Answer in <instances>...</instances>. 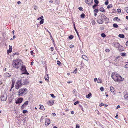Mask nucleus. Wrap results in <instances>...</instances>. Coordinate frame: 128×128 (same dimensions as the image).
<instances>
[{
	"label": "nucleus",
	"instance_id": "nucleus-1",
	"mask_svg": "<svg viewBox=\"0 0 128 128\" xmlns=\"http://www.w3.org/2000/svg\"><path fill=\"white\" fill-rule=\"evenodd\" d=\"M111 76L112 79L116 82L120 83L124 80V78H122L116 73H112Z\"/></svg>",
	"mask_w": 128,
	"mask_h": 128
},
{
	"label": "nucleus",
	"instance_id": "nucleus-2",
	"mask_svg": "<svg viewBox=\"0 0 128 128\" xmlns=\"http://www.w3.org/2000/svg\"><path fill=\"white\" fill-rule=\"evenodd\" d=\"M22 61L20 59L14 60L12 65L13 67L16 69L20 68L22 64Z\"/></svg>",
	"mask_w": 128,
	"mask_h": 128
},
{
	"label": "nucleus",
	"instance_id": "nucleus-3",
	"mask_svg": "<svg viewBox=\"0 0 128 128\" xmlns=\"http://www.w3.org/2000/svg\"><path fill=\"white\" fill-rule=\"evenodd\" d=\"M27 93L28 90L26 88H22L18 91V96H22L26 95Z\"/></svg>",
	"mask_w": 128,
	"mask_h": 128
},
{
	"label": "nucleus",
	"instance_id": "nucleus-4",
	"mask_svg": "<svg viewBox=\"0 0 128 128\" xmlns=\"http://www.w3.org/2000/svg\"><path fill=\"white\" fill-rule=\"evenodd\" d=\"M22 79L17 81L15 85V88L17 89H19L21 86L22 85Z\"/></svg>",
	"mask_w": 128,
	"mask_h": 128
},
{
	"label": "nucleus",
	"instance_id": "nucleus-5",
	"mask_svg": "<svg viewBox=\"0 0 128 128\" xmlns=\"http://www.w3.org/2000/svg\"><path fill=\"white\" fill-rule=\"evenodd\" d=\"M20 68L23 72L22 74H26L28 75L29 74L27 71L25 66L23 65V64L22 65L21 67Z\"/></svg>",
	"mask_w": 128,
	"mask_h": 128
},
{
	"label": "nucleus",
	"instance_id": "nucleus-6",
	"mask_svg": "<svg viewBox=\"0 0 128 128\" xmlns=\"http://www.w3.org/2000/svg\"><path fill=\"white\" fill-rule=\"evenodd\" d=\"M23 98H19L16 100V103L20 105V104L22 102Z\"/></svg>",
	"mask_w": 128,
	"mask_h": 128
},
{
	"label": "nucleus",
	"instance_id": "nucleus-7",
	"mask_svg": "<svg viewBox=\"0 0 128 128\" xmlns=\"http://www.w3.org/2000/svg\"><path fill=\"white\" fill-rule=\"evenodd\" d=\"M101 19L104 20L106 22H108L109 20V19L107 18L106 16L104 14L102 15L101 16Z\"/></svg>",
	"mask_w": 128,
	"mask_h": 128
},
{
	"label": "nucleus",
	"instance_id": "nucleus-8",
	"mask_svg": "<svg viewBox=\"0 0 128 128\" xmlns=\"http://www.w3.org/2000/svg\"><path fill=\"white\" fill-rule=\"evenodd\" d=\"M7 98V95L6 94H4L2 96L1 98L2 100L5 101L6 100Z\"/></svg>",
	"mask_w": 128,
	"mask_h": 128
},
{
	"label": "nucleus",
	"instance_id": "nucleus-9",
	"mask_svg": "<svg viewBox=\"0 0 128 128\" xmlns=\"http://www.w3.org/2000/svg\"><path fill=\"white\" fill-rule=\"evenodd\" d=\"M50 123V120L49 119L46 118L45 119V124L46 126L48 125Z\"/></svg>",
	"mask_w": 128,
	"mask_h": 128
},
{
	"label": "nucleus",
	"instance_id": "nucleus-10",
	"mask_svg": "<svg viewBox=\"0 0 128 128\" xmlns=\"http://www.w3.org/2000/svg\"><path fill=\"white\" fill-rule=\"evenodd\" d=\"M28 104V101H26L22 106L21 108L22 109H24L26 107Z\"/></svg>",
	"mask_w": 128,
	"mask_h": 128
},
{
	"label": "nucleus",
	"instance_id": "nucleus-11",
	"mask_svg": "<svg viewBox=\"0 0 128 128\" xmlns=\"http://www.w3.org/2000/svg\"><path fill=\"white\" fill-rule=\"evenodd\" d=\"M54 101L53 100H51L48 101L47 104L49 105L52 106L54 104Z\"/></svg>",
	"mask_w": 128,
	"mask_h": 128
},
{
	"label": "nucleus",
	"instance_id": "nucleus-12",
	"mask_svg": "<svg viewBox=\"0 0 128 128\" xmlns=\"http://www.w3.org/2000/svg\"><path fill=\"white\" fill-rule=\"evenodd\" d=\"M119 58V57H116L115 58V60L113 62V63L114 64H115L116 65V64H117L119 62V60H118Z\"/></svg>",
	"mask_w": 128,
	"mask_h": 128
},
{
	"label": "nucleus",
	"instance_id": "nucleus-13",
	"mask_svg": "<svg viewBox=\"0 0 128 128\" xmlns=\"http://www.w3.org/2000/svg\"><path fill=\"white\" fill-rule=\"evenodd\" d=\"M22 85H24L25 84H28V83L29 82L28 80H23L22 82Z\"/></svg>",
	"mask_w": 128,
	"mask_h": 128
},
{
	"label": "nucleus",
	"instance_id": "nucleus-14",
	"mask_svg": "<svg viewBox=\"0 0 128 128\" xmlns=\"http://www.w3.org/2000/svg\"><path fill=\"white\" fill-rule=\"evenodd\" d=\"M93 0H86V3L88 4L89 5H90L92 4L93 3Z\"/></svg>",
	"mask_w": 128,
	"mask_h": 128
},
{
	"label": "nucleus",
	"instance_id": "nucleus-15",
	"mask_svg": "<svg viewBox=\"0 0 128 128\" xmlns=\"http://www.w3.org/2000/svg\"><path fill=\"white\" fill-rule=\"evenodd\" d=\"M116 48H118L119 49L121 47H122V46L120 44L118 43H116L114 44Z\"/></svg>",
	"mask_w": 128,
	"mask_h": 128
},
{
	"label": "nucleus",
	"instance_id": "nucleus-16",
	"mask_svg": "<svg viewBox=\"0 0 128 128\" xmlns=\"http://www.w3.org/2000/svg\"><path fill=\"white\" fill-rule=\"evenodd\" d=\"M9 48L8 50V54H9L11 52L12 50V46L10 45L9 46Z\"/></svg>",
	"mask_w": 128,
	"mask_h": 128
},
{
	"label": "nucleus",
	"instance_id": "nucleus-17",
	"mask_svg": "<svg viewBox=\"0 0 128 128\" xmlns=\"http://www.w3.org/2000/svg\"><path fill=\"white\" fill-rule=\"evenodd\" d=\"M11 75L10 73H6L4 75V76L6 77H10L11 76Z\"/></svg>",
	"mask_w": 128,
	"mask_h": 128
},
{
	"label": "nucleus",
	"instance_id": "nucleus-18",
	"mask_svg": "<svg viewBox=\"0 0 128 128\" xmlns=\"http://www.w3.org/2000/svg\"><path fill=\"white\" fill-rule=\"evenodd\" d=\"M98 22L99 24H102L104 22L101 19H98Z\"/></svg>",
	"mask_w": 128,
	"mask_h": 128
},
{
	"label": "nucleus",
	"instance_id": "nucleus-19",
	"mask_svg": "<svg viewBox=\"0 0 128 128\" xmlns=\"http://www.w3.org/2000/svg\"><path fill=\"white\" fill-rule=\"evenodd\" d=\"M46 80L48 82L49 81V78L48 74H46L44 77Z\"/></svg>",
	"mask_w": 128,
	"mask_h": 128
},
{
	"label": "nucleus",
	"instance_id": "nucleus-20",
	"mask_svg": "<svg viewBox=\"0 0 128 128\" xmlns=\"http://www.w3.org/2000/svg\"><path fill=\"white\" fill-rule=\"evenodd\" d=\"M40 109L42 110H45L44 106H43L42 105H40Z\"/></svg>",
	"mask_w": 128,
	"mask_h": 128
},
{
	"label": "nucleus",
	"instance_id": "nucleus-21",
	"mask_svg": "<svg viewBox=\"0 0 128 128\" xmlns=\"http://www.w3.org/2000/svg\"><path fill=\"white\" fill-rule=\"evenodd\" d=\"M124 98L125 100H128V93L124 95Z\"/></svg>",
	"mask_w": 128,
	"mask_h": 128
},
{
	"label": "nucleus",
	"instance_id": "nucleus-22",
	"mask_svg": "<svg viewBox=\"0 0 128 128\" xmlns=\"http://www.w3.org/2000/svg\"><path fill=\"white\" fill-rule=\"evenodd\" d=\"M99 106L100 107H101L102 106H105L106 107H107L108 106V105H107L106 104H105L102 103V104H101Z\"/></svg>",
	"mask_w": 128,
	"mask_h": 128
},
{
	"label": "nucleus",
	"instance_id": "nucleus-23",
	"mask_svg": "<svg viewBox=\"0 0 128 128\" xmlns=\"http://www.w3.org/2000/svg\"><path fill=\"white\" fill-rule=\"evenodd\" d=\"M110 91L112 92H114V88L112 86H110Z\"/></svg>",
	"mask_w": 128,
	"mask_h": 128
},
{
	"label": "nucleus",
	"instance_id": "nucleus-24",
	"mask_svg": "<svg viewBox=\"0 0 128 128\" xmlns=\"http://www.w3.org/2000/svg\"><path fill=\"white\" fill-rule=\"evenodd\" d=\"M74 30H75V31H76V33H77V35H78V36H79V35L78 32L76 28L75 24H74Z\"/></svg>",
	"mask_w": 128,
	"mask_h": 128
},
{
	"label": "nucleus",
	"instance_id": "nucleus-25",
	"mask_svg": "<svg viewBox=\"0 0 128 128\" xmlns=\"http://www.w3.org/2000/svg\"><path fill=\"white\" fill-rule=\"evenodd\" d=\"M113 27L114 28H117L118 27V26L117 24H113Z\"/></svg>",
	"mask_w": 128,
	"mask_h": 128
},
{
	"label": "nucleus",
	"instance_id": "nucleus-26",
	"mask_svg": "<svg viewBox=\"0 0 128 128\" xmlns=\"http://www.w3.org/2000/svg\"><path fill=\"white\" fill-rule=\"evenodd\" d=\"M118 37L121 38H124V34H120L118 35Z\"/></svg>",
	"mask_w": 128,
	"mask_h": 128
},
{
	"label": "nucleus",
	"instance_id": "nucleus-27",
	"mask_svg": "<svg viewBox=\"0 0 128 128\" xmlns=\"http://www.w3.org/2000/svg\"><path fill=\"white\" fill-rule=\"evenodd\" d=\"M97 82L98 83H101L102 82V81L99 78Z\"/></svg>",
	"mask_w": 128,
	"mask_h": 128
},
{
	"label": "nucleus",
	"instance_id": "nucleus-28",
	"mask_svg": "<svg viewBox=\"0 0 128 128\" xmlns=\"http://www.w3.org/2000/svg\"><path fill=\"white\" fill-rule=\"evenodd\" d=\"M102 37L103 38H105L106 36V35L104 33H102L101 34Z\"/></svg>",
	"mask_w": 128,
	"mask_h": 128
},
{
	"label": "nucleus",
	"instance_id": "nucleus-29",
	"mask_svg": "<svg viewBox=\"0 0 128 128\" xmlns=\"http://www.w3.org/2000/svg\"><path fill=\"white\" fill-rule=\"evenodd\" d=\"M92 94L91 93H90L88 94L86 96V98H89L91 96Z\"/></svg>",
	"mask_w": 128,
	"mask_h": 128
},
{
	"label": "nucleus",
	"instance_id": "nucleus-30",
	"mask_svg": "<svg viewBox=\"0 0 128 128\" xmlns=\"http://www.w3.org/2000/svg\"><path fill=\"white\" fill-rule=\"evenodd\" d=\"M100 10L101 12H104L105 11V10L104 8H101L100 9Z\"/></svg>",
	"mask_w": 128,
	"mask_h": 128
},
{
	"label": "nucleus",
	"instance_id": "nucleus-31",
	"mask_svg": "<svg viewBox=\"0 0 128 128\" xmlns=\"http://www.w3.org/2000/svg\"><path fill=\"white\" fill-rule=\"evenodd\" d=\"M112 4H110V5H108L107 6V8L108 9H109L110 8H112Z\"/></svg>",
	"mask_w": 128,
	"mask_h": 128
},
{
	"label": "nucleus",
	"instance_id": "nucleus-32",
	"mask_svg": "<svg viewBox=\"0 0 128 128\" xmlns=\"http://www.w3.org/2000/svg\"><path fill=\"white\" fill-rule=\"evenodd\" d=\"M85 15L84 14H82L80 16L81 18H84Z\"/></svg>",
	"mask_w": 128,
	"mask_h": 128
},
{
	"label": "nucleus",
	"instance_id": "nucleus-33",
	"mask_svg": "<svg viewBox=\"0 0 128 128\" xmlns=\"http://www.w3.org/2000/svg\"><path fill=\"white\" fill-rule=\"evenodd\" d=\"M44 19H42V20L40 22V24H42L44 23Z\"/></svg>",
	"mask_w": 128,
	"mask_h": 128
},
{
	"label": "nucleus",
	"instance_id": "nucleus-34",
	"mask_svg": "<svg viewBox=\"0 0 128 128\" xmlns=\"http://www.w3.org/2000/svg\"><path fill=\"white\" fill-rule=\"evenodd\" d=\"M50 95L51 97L53 98H56V96H54V94H50Z\"/></svg>",
	"mask_w": 128,
	"mask_h": 128
},
{
	"label": "nucleus",
	"instance_id": "nucleus-35",
	"mask_svg": "<svg viewBox=\"0 0 128 128\" xmlns=\"http://www.w3.org/2000/svg\"><path fill=\"white\" fill-rule=\"evenodd\" d=\"M121 56H126V54L124 53H122L121 54Z\"/></svg>",
	"mask_w": 128,
	"mask_h": 128
},
{
	"label": "nucleus",
	"instance_id": "nucleus-36",
	"mask_svg": "<svg viewBox=\"0 0 128 128\" xmlns=\"http://www.w3.org/2000/svg\"><path fill=\"white\" fill-rule=\"evenodd\" d=\"M14 83L13 82L12 83V87L11 89L10 90H11L13 88H14Z\"/></svg>",
	"mask_w": 128,
	"mask_h": 128
},
{
	"label": "nucleus",
	"instance_id": "nucleus-37",
	"mask_svg": "<svg viewBox=\"0 0 128 128\" xmlns=\"http://www.w3.org/2000/svg\"><path fill=\"white\" fill-rule=\"evenodd\" d=\"M73 93L75 94H77V92H76V90H74L73 91Z\"/></svg>",
	"mask_w": 128,
	"mask_h": 128
},
{
	"label": "nucleus",
	"instance_id": "nucleus-38",
	"mask_svg": "<svg viewBox=\"0 0 128 128\" xmlns=\"http://www.w3.org/2000/svg\"><path fill=\"white\" fill-rule=\"evenodd\" d=\"M100 90L102 91L103 92L104 91V89L103 87H101L100 88Z\"/></svg>",
	"mask_w": 128,
	"mask_h": 128
},
{
	"label": "nucleus",
	"instance_id": "nucleus-39",
	"mask_svg": "<svg viewBox=\"0 0 128 128\" xmlns=\"http://www.w3.org/2000/svg\"><path fill=\"white\" fill-rule=\"evenodd\" d=\"M69 39H72L74 38V36H73L71 35L69 36L68 37Z\"/></svg>",
	"mask_w": 128,
	"mask_h": 128
},
{
	"label": "nucleus",
	"instance_id": "nucleus-40",
	"mask_svg": "<svg viewBox=\"0 0 128 128\" xmlns=\"http://www.w3.org/2000/svg\"><path fill=\"white\" fill-rule=\"evenodd\" d=\"M125 68H126V70H128V64L125 65Z\"/></svg>",
	"mask_w": 128,
	"mask_h": 128
},
{
	"label": "nucleus",
	"instance_id": "nucleus-41",
	"mask_svg": "<svg viewBox=\"0 0 128 128\" xmlns=\"http://www.w3.org/2000/svg\"><path fill=\"white\" fill-rule=\"evenodd\" d=\"M105 2V4L106 5H107L108 4V0Z\"/></svg>",
	"mask_w": 128,
	"mask_h": 128
},
{
	"label": "nucleus",
	"instance_id": "nucleus-42",
	"mask_svg": "<svg viewBox=\"0 0 128 128\" xmlns=\"http://www.w3.org/2000/svg\"><path fill=\"white\" fill-rule=\"evenodd\" d=\"M94 1V2L96 4H98V1L97 0H95Z\"/></svg>",
	"mask_w": 128,
	"mask_h": 128
},
{
	"label": "nucleus",
	"instance_id": "nucleus-43",
	"mask_svg": "<svg viewBox=\"0 0 128 128\" xmlns=\"http://www.w3.org/2000/svg\"><path fill=\"white\" fill-rule=\"evenodd\" d=\"M128 10V7H126L125 8H124V10L125 11H126V12H127Z\"/></svg>",
	"mask_w": 128,
	"mask_h": 128
},
{
	"label": "nucleus",
	"instance_id": "nucleus-44",
	"mask_svg": "<svg viewBox=\"0 0 128 128\" xmlns=\"http://www.w3.org/2000/svg\"><path fill=\"white\" fill-rule=\"evenodd\" d=\"M117 11L119 13H120L121 12V10L120 9H118V10H117Z\"/></svg>",
	"mask_w": 128,
	"mask_h": 128
},
{
	"label": "nucleus",
	"instance_id": "nucleus-45",
	"mask_svg": "<svg viewBox=\"0 0 128 128\" xmlns=\"http://www.w3.org/2000/svg\"><path fill=\"white\" fill-rule=\"evenodd\" d=\"M43 18H44V17H43V16H41L40 17L38 18V20H40V19H42H42H43Z\"/></svg>",
	"mask_w": 128,
	"mask_h": 128
},
{
	"label": "nucleus",
	"instance_id": "nucleus-46",
	"mask_svg": "<svg viewBox=\"0 0 128 128\" xmlns=\"http://www.w3.org/2000/svg\"><path fill=\"white\" fill-rule=\"evenodd\" d=\"M57 64L58 65H60L61 64V62L59 61H57Z\"/></svg>",
	"mask_w": 128,
	"mask_h": 128
},
{
	"label": "nucleus",
	"instance_id": "nucleus-47",
	"mask_svg": "<svg viewBox=\"0 0 128 128\" xmlns=\"http://www.w3.org/2000/svg\"><path fill=\"white\" fill-rule=\"evenodd\" d=\"M79 103V102L78 101H77L76 102H75L74 104V105H76L77 104H78Z\"/></svg>",
	"mask_w": 128,
	"mask_h": 128
},
{
	"label": "nucleus",
	"instance_id": "nucleus-48",
	"mask_svg": "<svg viewBox=\"0 0 128 128\" xmlns=\"http://www.w3.org/2000/svg\"><path fill=\"white\" fill-rule=\"evenodd\" d=\"M79 106L81 108L82 110L83 111H84V110L83 109L82 106L81 105H79Z\"/></svg>",
	"mask_w": 128,
	"mask_h": 128
},
{
	"label": "nucleus",
	"instance_id": "nucleus-49",
	"mask_svg": "<svg viewBox=\"0 0 128 128\" xmlns=\"http://www.w3.org/2000/svg\"><path fill=\"white\" fill-rule=\"evenodd\" d=\"M80 126L78 124H76V128H80Z\"/></svg>",
	"mask_w": 128,
	"mask_h": 128
},
{
	"label": "nucleus",
	"instance_id": "nucleus-50",
	"mask_svg": "<svg viewBox=\"0 0 128 128\" xmlns=\"http://www.w3.org/2000/svg\"><path fill=\"white\" fill-rule=\"evenodd\" d=\"M77 68L73 72V73L76 74L77 73Z\"/></svg>",
	"mask_w": 128,
	"mask_h": 128
},
{
	"label": "nucleus",
	"instance_id": "nucleus-51",
	"mask_svg": "<svg viewBox=\"0 0 128 128\" xmlns=\"http://www.w3.org/2000/svg\"><path fill=\"white\" fill-rule=\"evenodd\" d=\"M74 47V46L73 45H70V48H73Z\"/></svg>",
	"mask_w": 128,
	"mask_h": 128
},
{
	"label": "nucleus",
	"instance_id": "nucleus-52",
	"mask_svg": "<svg viewBox=\"0 0 128 128\" xmlns=\"http://www.w3.org/2000/svg\"><path fill=\"white\" fill-rule=\"evenodd\" d=\"M106 51L107 52H109L110 51V50L108 49H106Z\"/></svg>",
	"mask_w": 128,
	"mask_h": 128
},
{
	"label": "nucleus",
	"instance_id": "nucleus-53",
	"mask_svg": "<svg viewBox=\"0 0 128 128\" xmlns=\"http://www.w3.org/2000/svg\"><path fill=\"white\" fill-rule=\"evenodd\" d=\"M94 12H95L96 13H97L98 12V10L97 9H95L94 10Z\"/></svg>",
	"mask_w": 128,
	"mask_h": 128
},
{
	"label": "nucleus",
	"instance_id": "nucleus-54",
	"mask_svg": "<svg viewBox=\"0 0 128 128\" xmlns=\"http://www.w3.org/2000/svg\"><path fill=\"white\" fill-rule=\"evenodd\" d=\"M27 112V111L26 110H24L23 111V113L24 114H25Z\"/></svg>",
	"mask_w": 128,
	"mask_h": 128
},
{
	"label": "nucleus",
	"instance_id": "nucleus-55",
	"mask_svg": "<svg viewBox=\"0 0 128 128\" xmlns=\"http://www.w3.org/2000/svg\"><path fill=\"white\" fill-rule=\"evenodd\" d=\"M34 8L35 10H37L38 9L37 6H35L34 7Z\"/></svg>",
	"mask_w": 128,
	"mask_h": 128
},
{
	"label": "nucleus",
	"instance_id": "nucleus-56",
	"mask_svg": "<svg viewBox=\"0 0 128 128\" xmlns=\"http://www.w3.org/2000/svg\"><path fill=\"white\" fill-rule=\"evenodd\" d=\"M92 23L93 25H95L96 24V22L94 21H93L92 22Z\"/></svg>",
	"mask_w": 128,
	"mask_h": 128
},
{
	"label": "nucleus",
	"instance_id": "nucleus-57",
	"mask_svg": "<svg viewBox=\"0 0 128 128\" xmlns=\"http://www.w3.org/2000/svg\"><path fill=\"white\" fill-rule=\"evenodd\" d=\"M120 108V106L119 105H118V106L116 108V110L118 109V108Z\"/></svg>",
	"mask_w": 128,
	"mask_h": 128
},
{
	"label": "nucleus",
	"instance_id": "nucleus-58",
	"mask_svg": "<svg viewBox=\"0 0 128 128\" xmlns=\"http://www.w3.org/2000/svg\"><path fill=\"white\" fill-rule=\"evenodd\" d=\"M78 9L80 11H81L82 10L83 8H82L81 7H80L78 8Z\"/></svg>",
	"mask_w": 128,
	"mask_h": 128
},
{
	"label": "nucleus",
	"instance_id": "nucleus-59",
	"mask_svg": "<svg viewBox=\"0 0 128 128\" xmlns=\"http://www.w3.org/2000/svg\"><path fill=\"white\" fill-rule=\"evenodd\" d=\"M30 53L32 55H33L34 54V53L32 51H31L30 52Z\"/></svg>",
	"mask_w": 128,
	"mask_h": 128
},
{
	"label": "nucleus",
	"instance_id": "nucleus-60",
	"mask_svg": "<svg viewBox=\"0 0 128 128\" xmlns=\"http://www.w3.org/2000/svg\"><path fill=\"white\" fill-rule=\"evenodd\" d=\"M97 5H95L93 6V8L94 9V8L97 6Z\"/></svg>",
	"mask_w": 128,
	"mask_h": 128
},
{
	"label": "nucleus",
	"instance_id": "nucleus-61",
	"mask_svg": "<svg viewBox=\"0 0 128 128\" xmlns=\"http://www.w3.org/2000/svg\"><path fill=\"white\" fill-rule=\"evenodd\" d=\"M50 49L51 51L52 52L54 50V48L53 47H52L50 48Z\"/></svg>",
	"mask_w": 128,
	"mask_h": 128
},
{
	"label": "nucleus",
	"instance_id": "nucleus-62",
	"mask_svg": "<svg viewBox=\"0 0 128 128\" xmlns=\"http://www.w3.org/2000/svg\"><path fill=\"white\" fill-rule=\"evenodd\" d=\"M97 114L100 115V113L98 111V110H97Z\"/></svg>",
	"mask_w": 128,
	"mask_h": 128
},
{
	"label": "nucleus",
	"instance_id": "nucleus-63",
	"mask_svg": "<svg viewBox=\"0 0 128 128\" xmlns=\"http://www.w3.org/2000/svg\"><path fill=\"white\" fill-rule=\"evenodd\" d=\"M21 2L20 1H18L17 2V4L18 5L20 4H21Z\"/></svg>",
	"mask_w": 128,
	"mask_h": 128
},
{
	"label": "nucleus",
	"instance_id": "nucleus-64",
	"mask_svg": "<svg viewBox=\"0 0 128 128\" xmlns=\"http://www.w3.org/2000/svg\"><path fill=\"white\" fill-rule=\"evenodd\" d=\"M97 78H94V81L95 82H96L97 81Z\"/></svg>",
	"mask_w": 128,
	"mask_h": 128
}]
</instances>
